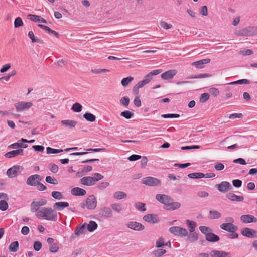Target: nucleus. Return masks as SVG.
I'll return each mask as SVG.
<instances>
[{"label": "nucleus", "instance_id": "1", "mask_svg": "<svg viewBox=\"0 0 257 257\" xmlns=\"http://www.w3.org/2000/svg\"><path fill=\"white\" fill-rule=\"evenodd\" d=\"M156 199L164 205V208L167 210H174L179 208L181 204L178 202H174L173 200L168 195L165 194H157Z\"/></svg>", "mask_w": 257, "mask_h": 257}, {"label": "nucleus", "instance_id": "2", "mask_svg": "<svg viewBox=\"0 0 257 257\" xmlns=\"http://www.w3.org/2000/svg\"><path fill=\"white\" fill-rule=\"evenodd\" d=\"M38 219H43L51 221H56L58 216L56 211L50 207H43L35 214Z\"/></svg>", "mask_w": 257, "mask_h": 257}, {"label": "nucleus", "instance_id": "3", "mask_svg": "<svg viewBox=\"0 0 257 257\" xmlns=\"http://www.w3.org/2000/svg\"><path fill=\"white\" fill-rule=\"evenodd\" d=\"M97 206L96 199L94 195L89 196L85 202L81 203V206L83 208H87L89 210L94 209Z\"/></svg>", "mask_w": 257, "mask_h": 257}, {"label": "nucleus", "instance_id": "4", "mask_svg": "<svg viewBox=\"0 0 257 257\" xmlns=\"http://www.w3.org/2000/svg\"><path fill=\"white\" fill-rule=\"evenodd\" d=\"M141 183L150 187L160 186L161 184V181L158 179L151 176L143 178L141 180Z\"/></svg>", "mask_w": 257, "mask_h": 257}, {"label": "nucleus", "instance_id": "5", "mask_svg": "<svg viewBox=\"0 0 257 257\" xmlns=\"http://www.w3.org/2000/svg\"><path fill=\"white\" fill-rule=\"evenodd\" d=\"M169 230L171 233L175 236L185 237L188 235L187 230L184 228L178 226H173L171 227Z\"/></svg>", "mask_w": 257, "mask_h": 257}, {"label": "nucleus", "instance_id": "6", "mask_svg": "<svg viewBox=\"0 0 257 257\" xmlns=\"http://www.w3.org/2000/svg\"><path fill=\"white\" fill-rule=\"evenodd\" d=\"M47 203V201L45 199H41L38 201H33L30 204V211L32 212H35L39 211V208L41 206L45 205Z\"/></svg>", "mask_w": 257, "mask_h": 257}, {"label": "nucleus", "instance_id": "7", "mask_svg": "<svg viewBox=\"0 0 257 257\" xmlns=\"http://www.w3.org/2000/svg\"><path fill=\"white\" fill-rule=\"evenodd\" d=\"M100 217L103 219H108L112 217L113 211L111 208L104 206L101 208L98 212Z\"/></svg>", "mask_w": 257, "mask_h": 257}, {"label": "nucleus", "instance_id": "8", "mask_svg": "<svg viewBox=\"0 0 257 257\" xmlns=\"http://www.w3.org/2000/svg\"><path fill=\"white\" fill-rule=\"evenodd\" d=\"M41 179V176L38 174L32 175L27 179L26 184L30 186H36Z\"/></svg>", "mask_w": 257, "mask_h": 257}, {"label": "nucleus", "instance_id": "9", "mask_svg": "<svg viewBox=\"0 0 257 257\" xmlns=\"http://www.w3.org/2000/svg\"><path fill=\"white\" fill-rule=\"evenodd\" d=\"M33 105L31 102H19L15 104L17 112H22L30 108Z\"/></svg>", "mask_w": 257, "mask_h": 257}, {"label": "nucleus", "instance_id": "10", "mask_svg": "<svg viewBox=\"0 0 257 257\" xmlns=\"http://www.w3.org/2000/svg\"><path fill=\"white\" fill-rule=\"evenodd\" d=\"M216 187L221 192H226L232 189L231 185L227 181H222L220 184H216Z\"/></svg>", "mask_w": 257, "mask_h": 257}, {"label": "nucleus", "instance_id": "11", "mask_svg": "<svg viewBox=\"0 0 257 257\" xmlns=\"http://www.w3.org/2000/svg\"><path fill=\"white\" fill-rule=\"evenodd\" d=\"M241 234L242 235L248 238H252L257 237V231L249 228H243L241 230Z\"/></svg>", "mask_w": 257, "mask_h": 257}, {"label": "nucleus", "instance_id": "12", "mask_svg": "<svg viewBox=\"0 0 257 257\" xmlns=\"http://www.w3.org/2000/svg\"><path fill=\"white\" fill-rule=\"evenodd\" d=\"M23 168L19 165H15L9 168L7 171V174L10 178H13L17 175L18 172L22 171Z\"/></svg>", "mask_w": 257, "mask_h": 257}, {"label": "nucleus", "instance_id": "13", "mask_svg": "<svg viewBox=\"0 0 257 257\" xmlns=\"http://www.w3.org/2000/svg\"><path fill=\"white\" fill-rule=\"evenodd\" d=\"M143 220L151 224H156L159 222L158 216L154 214H149L143 217Z\"/></svg>", "mask_w": 257, "mask_h": 257}, {"label": "nucleus", "instance_id": "14", "mask_svg": "<svg viewBox=\"0 0 257 257\" xmlns=\"http://www.w3.org/2000/svg\"><path fill=\"white\" fill-rule=\"evenodd\" d=\"M240 220L244 223H256L257 222V219L254 216L249 214L241 215Z\"/></svg>", "mask_w": 257, "mask_h": 257}, {"label": "nucleus", "instance_id": "15", "mask_svg": "<svg viewBox=\"0 0 257 257\" xmlns=\"http://www.w3.org/2000/svg\"><path fill=\"white\" fill-rule=\"evenodd\" d=\"M126 226L128 228L137 231L143 230L144 229V225L135 221L128 222Z\"/></svg>", "mask_w": 257, "mask_h": 257}, {"label": "nucleus", "instance_id": "16", "mask_svg": "<svg viewBox=\"0 0 257 257\" xmlns=\"http://www.w3.org/2000/svg\"><path fill=\"white\" fill-rule=\"evenodd\" d=\"M24 155L23 150L22 149H19L15 150H13L9 152L6 153L4 156L5 157L8 158H12L15 157L18 155L23 156Z\"/></svg>", "mask_w": 257, "mask_h": 257}, {"label": "nucleus", "instance_id": "17", "mask_svg": "<svg viewBox=\"0 0 257 257\" xmlns=\"http://www.w3.org/2000/svg\"><path fill=\"white\" fill-rule=\"evenodd\" d=\"M211 257H230V253L221 250H214L210 252Z\"/></svg>", "mask_w": 257, "mask_h": 257}, {"label": "nucleus", "instance_id": "18", "mask_svg": "<svg viewBox=\"0 0 257 257\" xmlns=\"http://www.w3.org/2000/svg\"><path fill=\"white\" fill-rule=\"evenodd\" d=\"M80 183L85 186H90L95 184L93 177H84L80 179Z\"/></svg>", "mask_w": 257, "mask_h": 257}, {"label": "nucleus", "instance_id": "19", "mask_svg": "<svg viewBox=\"0 0 257 257\" xmlns=\"http://www.w3.org/2000/svg\"><path fill=\"white\" fill-rule=\"evenodd\" d=\"M162 69H156L153 70L151 72L148 73L147 75H146L144 79L148 83H149L151 80L153 79V77L154 76H156L159 74H160L161 72H162Z\"/></svg>", "mask_w": 257, "mask_h": 257}, {"label": "nucleus", "instance_id": "20", "mask_svg": "<svg viewBox=\"0 0 257 257\" xmlns=\"http://www.w3.org/2000/svg\"><path fill=\"white\" fill-rule=\"evenodd\" d=\"M176 73L177 71L176 70H170L162 74L161 76L164 80H169L173 78Z\"/></svg>", "mask_w": 257, "mask_h": 257}, {"label": "nucleus", "instance_id": "21", "mask_svg": "<svg viewBox=\"0 0 257 257\" xmlns=\"http://www.w3.org/2000/svg\"><path fill=\"white\" fill-rule=\"evenodd\" d=\"M86 223H84L82 225H81V224L78 225L76 227V228L74 231L75 235L76 236L78 237L82 234H85L86 232Z\"/></svg>", "mask_w": 257, "mask_h": 257}, {"label": "nucleus", "instance_id": "22", "mask_svg": "<svg viewBox=\"0 0 257 257\" xmlns=\"http://www.w3.org/2000/svg\"><path fill=\"white\" fill-rule=\"evenodd\" d=\"M220 227L221 229L229 232L231 230H237L238 229L236 226L231 223H222L220 225Z\"/></svg>", "mask_w": 257, "mask_h": 257}, {"label": "nucleus", "instance_id": "23", "mask_svg": "<svg viewBox=\"0 0 257 257\" xmlns=\"http://www.w3.org/2000/svg\"><path fill=\"white\" fill-rule=\"evenodd\" d=\"M226 197L232 201L241 202L243 200V196H237L233 193H228L226 194Z\"/></svg>", "mask_w": 257, "mask_h": 257}, {"label": "nucleus", "instance_id": "24", "mask_svg": "<svg viewBox=\"0 0 257 257\" xmlns=\"http://www.w3.org/2000/svg\"><path fill=\"white\" fill-rule=\"evenodd\" d=\"M28 18L30 20L35 22L47 23V21L40 16L29 14L28 15Z\"/></svg>", "mask_w": 257, "mask_h": 257}, {"label": "nucleus", "instance_id": "25", "mask_svg": "<svg viewBox=\"0 0 257 257\" xmlns=\"http://www.w3.org/2000/svg\"><path fill=\"white\" fill-rule=\"evenodd\" d=\"M71 193L75 196H84L86 194V191L79 187H75L71 190Z\"/></svg>", "mask_w": 257, "mask_h": 257}, {"label": "nucleus", "instance_id": "26", "mask_svg": "<svg viewBox=\"0 0 257 257\" xmlns=\"http://www.w3.org/2000/svg\"><path fill=\"white\" fill-rule=\"evenodd\" d=\"M68 206L69 203L67 202H58L54 203L53 208L58 211H61Z\"/></svg>", "mask_w": 257, "mask_h": 257}, {"label": "nucleus", "instance_id": "27", "mask_svg": "<svg viewBox=\"0 0 257 257\" xmlns=\"http://www.w3.org/2000/svg\"><path fill=\"white\" fill-rule=\"evenodd\" d=\"M210 61V59L207 58L193 62L192 64L195 66L197 68H202L204 64L209 63Z\"/></svg>", "mask_w": 257, "mask_h": 257}, {"label": "nucleus", "instance_id": "28", "mask_svg": "<svg viewBox=\"0 0 257 257\" xmlns=\"http://www.w3.org/2000/svg\"><path fill=\"white\" fill-rule=\"evenodd\" d=\"M61 123L62 125H65L69 128L75 127L77 124L76 121L72 120H63L61 121Z\"/></svg>", "mask_w": 257, "mask_h": 257}, {"label": "nucleus", "instance_id": "29", "mask_svg": "<svg viewBox=\"0 0 257 257\" xmlns=\"http://www.w3.org/2000/svg\"><path fill=\"white\" fill-rule=\"evenodd\" d=\"M206 240L211 242H216L219 240V237L211 232L205 237Z\"/></svg>", "mask_w": 257, "mask_h": 257}, {"label": "nucleus", "instance_id": "30", "mask_svg": "<svg viewBox=\"0 0 257 257\" xmlns=\"http://www.w3.org/2000/svg\"><path fill=\"white\" fill-rule=\"evenodd\" d=\"M38 26L43 29H44L45 31L48 32L49 34H53L57 38L59 37V34L56 31L51 29L49 27L42 25V24H38Z\"/></svg>", "mask_w": 257, "mask_h": 257}, {"label": "nucleus", "instance_id": "31", "mask_svg": "<svg viewBox=\"0 0 257 257\" xmlns=\"http://www.w3.org/2000/svg\"><path fill=\"white\" fill-rule=\"evenodd\" d=\"M97 227L98 225L97 223L93 220L90 221L88 224H86V227H87L88 231L89 232L94 231L95 230L97 229Z\"/></svg>", "mask_w": 257, "mask_h": 257}, {"label": "nucleus", "instance_id": "32", "mask_svg": "<svg viewBox=\"0 0 257 257\" xmlns=\"http://www.w3.org/2000/svg\"><path fill=\"white\" fill-rule=\"evenodd\" d=\"M126 196V193L123 191H117L113 194V198L117 200L125 198Z\"/></svg>", "mask_w": 257, "mask_h": 257}, {"label": "nucleus", "instance_id": "33", "mask_svg": "<svg viewBox=\"0 0 257 257\" xmlns=\"http://www.w3.org/2000/svg\"><path fill=\"white\" fill-rule=\"evenodd\" d=\"M187 240L190 242H193L198 240V234L194 231L193 232H190L189 234H188Z\"/></svg>", "mask_w": 257, "mask_h": 257}, {"label": "nucleus", "instance_id": "34", "mask_svg": "<svg viewBox=\"0 0 257 257\" xmlns=\"http://www.w3.org/2000/svg\"><path fill=\"white\" fill-rule=\"evenodd\" d=\"M221 217V214L217 211L210 210L209 211V218L210 219H218Z\"/></svg>", "mask_w": 257, "mask_h": 257}, {"label": "nucleus", "instance_id": "35", "mask_svg": "<svg viewBox=\"0 0 257 257\" xmlns=\"http://www.w3.org/2000/svg\"><path fill=\"white\" fill-rule=\"evenodd\" d=\"M166 252V250L163 249H157L155 250L152 252V255L154 257H161L165 254Z\"/></svg>", "mask_w": 257, "mask_h": 257}, {"label": "nucleus", "instance_id": "36", "mask_svg": "<svg viewBox=\"0 0 257 257\" xmlns=\"http://www.w3.org/2000/svg\"><path fill=\"white\" fill-rule=\"evenodd\" d=\"M111 209L119 213L122 210V205L120 203H113L111 205Z\"/></svg>", "mask_w": 257, "mask_h": 257}, {"label": "nucleus", "instance_id": "37", "mask_svg": "<svg viewBox=\"0 0 257 257\" xmlns=\"http://www.w3.org/2000/svg\"><path fill=\"white\" fill-rule=\"evenodd\" d=\"M19 247V243L17 241H14L10 244L9 249L10 251L15 252L18 250Z\"/></svg>", "mask_w": 257, "mask_h": 257}, {"label": "nucleus", "instance_id": "38", "mask_svg": "<svg viewBox=\"0 0 257 257\" xmlns=\"http://www.w3.org/2000/svg\"><path fill=\"white\" fill-rule=\"evenodd\" d=\"M186 224L189 227V230L190 232H193L195 231V227L196 226V223L193 221H190L189 220H187L186 221Z\"/></svg>", "mask_w": 257, "mask_h": 257}, {"label": "nucleus", "instance_id": "39", "mask_svg": "<svg viewBox=\"0 0 257 257\" xmlns=\"http://www.w3.org/2000/svg\"><path fill=\"white\" fill-rule=\"evenodd\" d=\"M84 118L88 121L94 122L96 119V117L92 113L86 112L83 115Z\"/></svg>", "mask_w": 257, "mask_h": 257}, {"label": "nucleus", "instance_id": "40", "mask_svg": "<svg viewBox=\"0 0 257 257\" xmlns=\"http://www.w3.org/2000/svg\"><path fill=\"white\" fill-rule=\"evenodd\" d=\"M237 35L240 36H250V33L249 31V28L246 27V28L241 29L237 33Z\"/></svg>", "mask_w": 257, "mask_h": 257}, {"label": "nucleus", "instance_id": "41", "mask_svg": "<svg viewBox=\"0 0 257 257\" xmlns=\"http://www.w3.org/2000/svg\"><path fill=\"white\" fill-rule=\"evenodd\" d=\"M204 174L200 172L190 173L188 175L189 178L195 179H200L204 178Z\"/></svg>", "mask_w": 257, "mask_h": 257}, {"label": "nucleus", "instance_id": "42", "mask_svg": "<svg viewBox=\"0 0 257 257\" xmlns=\"http://www.w3.org/2000/svg\"><path fill=\"white\" fill-rule=\"evenodd\" d=\"M135 206V208L139 211L144 212L146 210L145 208V204L144 203L138 202L136 203Z\"/></svg>", "mask_w": 257, "mask_h": 257}, {"label": "nucleus", "instance_id": "43", "mask_svg": "<svg viewBox=\"0 0 257 257\" xmlns=\"http://www.w3.org/2000/svg\"><path fill=\"white\" fill-rule=\"evenodd\" d=\"M133 80V77L129 76L126 78H123L121 81V83L123 86L126 87Z\"/></svg>", "mask_w": 257, "mask_h": 257}, {"label": "nucleus", "instance_id": "44", "mask_svg": "<svg viewBox=\"0 0 257 257\" xmlns=\"http://www.w3.org/2000/svg\"><path fill=\"white\" fill-rule=\"evenodd\" d=\"M52 196L57 200H61L63 198V195L59 191H53L52 192Z\"/></svg>", "mask_w": 257, "mask_h": 257}, {"label": "nucleus", "instance_id": "45", "mask_svg": "<svg viewBox=\"0 0 257 257\" xmlns=\"http://www.w3.org/2000/svg\"><path fill=\"white\" fill-rule=\"evenodd\" d=\"M199 230L205 235V237L208 234L211 232V229L209 227L205 226H200L199 227Z\"/></svg>", "mask_w": 257, "mask_h": 257}, {"label": "nucleus", "instance_id": "46", "mask_svg": "<svg viewBox=\"0 0 257 257\" xmlns=\"http://www.w3.org/2000/svg\"><path fill=\"white\" fill-rule=\"evenodd\" d=\"M46 151L47 154H57L63 152V150L56 149L48 147L46 148Z\"/></svg>", "mask_w": 257, "mask_h": 257}, {"label": "nucleus", "instance_id": "47", "mask_svg": "<svg viewBox=\"0 0 257 257\" xmlns=\"http://www.w3.org/2000/svg\"><path fill=\"white\" fill-rule=\"evenodd\" d=\"M45 180L47 183L53 185H57L58 184V181L55 178L52 177L50 176H46Z\"/></svg>", "mask_w": 257, "mask_h": 257}, {"label": "nucleus", "instance_id": "48", "mask_svg": "<svg viewBox=\"0 0 257 257\" xmlns=\"http://www.w3.org/2000/svg\"><path fill=\"white\" fill-rule=\"evenodd\" d=\"M120 115L126 119H130L134 115V113L128 110H125L121 112Z\"/></svg>", "mask_w": 257, "mask_h": 257}, {"label": "nucleus", "instance_id": "49", "mask_svg": "<svg viewBox=\"0 0 257 257\" xmlns=\"http://www.w3.org/2000/svg\"><path fill=\"white\" fill-rule=\"evenodd\" d=\"M82 105L77 102L73 104L72 107V110L75 112H80L82 110Z\"/></svg>", "mask_w": 257, "mask_h": 257}, {"label": "nucleus", "instance_id": "50", "mask_svg": "<svg viewBox=\"0 0 257 257\" xmlns=\"http://www.w3.org/2000/svg\"><path fill=\"white\" fill-rule=\"evenodd\" d=\"M167 245L168 243H165L164 242V239L161 237L158 240L156 241L155 246L157 248H160Z\"/></svg>", "mask_w": 257, "mask_h": 257}, {"label": "nucleus", "instance_id": "51", "mask_svg": "<svg viewBox=\"0 0 257 257\" xmlns=\"http://www.w3.org/2000/svg\"><path fill=\"white\" fill-rule=\"evenodd\" d=\"M28 36L31 39L32 42L40 43L41 40L35 37L32 31H29L28 33Z\"/></svg>", "mask_w": 257, "mask_h": 257}, {"label": "nucleus", "instance_id": "52", "mask_svg": "<svg viewBox=\"0 0 257 257\" xmlns=\"http://www.w3.org/2000/svg\"><path fill=\"white\" fill-rule=\"evenodd\" d=\"M120 103L124 106L126 107L130 103V99L127 96L123 97L120 100Z\"/></svg>", "mask_w": 257, "mask_h": 257}, {"label": "nucleus", "instance_id": "53", "mask_svg": "<svg viewBox=\"0 0 257 257\" xmlns=\"http://www.w3.org/2000/svg\"><path fill=\"white\" fill-rule=\"evenodd\" d=\"M23 25V22L20 17H17L14 21V26L15 28H18Z\"/></svg>", "mask_w": 257, "mask_h": 257}, {"label": "nucleus", "instance_id": "54", "mask_svg": "<svg viewBox=\"0 0 257 257\" xmlns=\"http://www.w3.org/2000/svg\"><path fill=\"white\" fill-rule=\"evenodd\" d=\"M8 204L6 200H0V210L5 211L8 208Z\"/></svg>", "mask_w": 257, "mask_h": 257}, {"label": "nucleus", "instance_id": "55", "mask_svg": "<svg viewBox=\"0 0 257 257\" xmlns=\"http://www.w3.org/2000/svg\"><path fill=\"white\" fill-rule=\"evenodd\" d=\"M209 94L207 93H203L200 97V101L201 102H205L207 101L209 98Z\"/></svg>", "mask_w": 257, "mask_h": 257}, {"label": "nucleus", "instance_id": "56", "mask_svg": "<svg viewBox=\"0 0 257 257\" xmlns=\"http://www.w3.org/2000/svg\"><path fill=\"white\" fill-rule=\"evenodd\" d=\"M33 248L35 251H39L42 248V243L39 241H35L33 244Z\"/></svg>", "mask_w": 257, "mask_h": 257}, {"label": "nucleus", "instance_id": "57", "mask_svg": "<svg viewBox=\"0 0 257 257\" xmlns=\"http://www.w3.org/2000/svg\"><path fill=\"white\" fill-rule=\"evenodd\" d=\"M253 54V51L250 49H246L239 52V54L242 55L243 56H248Z\"/></svg>", "mask_w": 257, "mask_h": 257}, {"label": "nucleus", "instance_id": "58", "mask_svg": "<svg viewBox=\"0 0 257 257\" xmlns=\"http://www.w3.org/2000/svg\"><path fill=\"white\" fill-rule=\"evenodd\" d=\"M109 70L106 69H95L91 70V72L95 74H99L102 72H109Z\"/></svg>", "mask_w": 257, "mask_h": 257}, {"label": "nucleus", "instance_id": "59", "mask_svg": "<svg viewBox=\"0 0 257 257\" xmlns=\"http://www.w3.org/2000/svg\"><path fill=\"white\" fill-rule=\"evenodd\" d=\"M161 116L164 118H178L180 116V115L177 114H165L162 115Z\"/></svg>", "mask_w": 257, "mask_h": 257}, {"label": "nucleus", "instance_id": "60", "mask_svg": "<svg viewBox=\"0 0 257 257\" xmlns=\"http://www.w3.org/2000/svg\"><path fill=\"white\" fill-rule=\"evenodd\" d=\"M160 26L163 29L167 30L172 28V25L171 24H168L166 22L162 21L160 22Z\"/></svg>", "mask_w": 257, "mask_h": 257}, {"label": "nucleus", "instance_id": "61", "mask_svg": "<svg viewBox=\"0 0 257 257\" xmlns=\"http://www.w3.org/2000/svg\"><path fill=\"white\" fill-rule=\"evenodd\" d=\"M109 185V183L107 182H102L98 185V188L100 190H103Z\"/></svg>", "mask_w": 257, "mask_h": 257}, {"label": "nucleus", "instance_id": "62", "mask_svg": "<svg viewBox=\"0 0 257 257\" xmlns=\"http://www.w3.org/2000/svg\"><path fill=\"white\" fill-rule=\"evenodd\" d=\"M22 146V145L20 144V142H18L15 143H13L10 145H9L8 148V149H16V148H19L20 149V147Z\"/></svg>", "mask_w": 257, "mask_h": 257}, {"label": "nucleus", "instance_id": "63", "mask_svg": "<svg viewBox=\"0 0 257 257\" xmlns=\"http://www.w3.org/2000/svg\"><path fill=\"white\" fill-rule=\"evenodd\" d=\"M209 93L214 96H217L219 95V91L216 88H211L209 89Z\"/></svg>", "mask_w": 257, "mask_h": 257}, {"label": "nucleus", "instance_id": "64", "mask_svg": "<svg viewBox=\"0 0 257 257\" xmlns=\"http://www.w3.org/2000/svg\"><path fill=\"white\" fill-rule=\"evenodd\" d=\"M250 36L257 34V26L248 27Z\"/></svg>", "mask_w": 257, "mask_h": 257}]
</instances>
